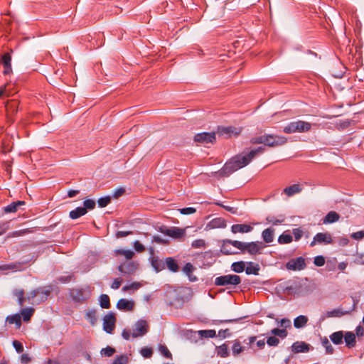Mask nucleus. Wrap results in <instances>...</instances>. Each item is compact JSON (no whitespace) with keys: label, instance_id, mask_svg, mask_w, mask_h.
<instances>
[{"label":"nucleus","instance_id":"nucleus-47","mask_svg":"<svg viewBox=\"0 0 364 364\" xmlns=\"http://www.w3.org/2000/svg\"><path fill=\"white\" fill-rule=\"evenodd\" d=\"M198 334L202 338H214L216 336V332L215 330H201L198 331Z\"/></svg>","mask_w":364,"mask_h":364},{"label":"nucleus","instance_id":"nucleus-15","mask_svg":"<svg viewBox=\"0 0 364 364\" xmlns=\"http://www.w3.org/2000/svg\"><path fill=\"white\" fill-rule=\"evenodd\" d=\"M137 268V264L134 261L126 262L118 267V270L124 274H132Z\"/></svg>","mask_w":364,"mask_h":364},{"label":"nucleus","instance_id":"nucleus-55","mask_svg":"<svg viewBox=\"0 0 364 364\" xmlns=\"http://www.w3.org/2000/svg\"><path fill=\"white\" fill-rule=\"evenodd\" d=\"M141 355L145 358H149L152 356L153 350L151 348H143L140 351Z\"/></svg>","mask_w":364,"mask_h":364},{"label":"nucleus","instance_id":"nucleus-26","mask_svg":"<svg viewBox=\"0 0 364 364\" xmlns=\"http://www.w3.org/2000/svg\"><path fill=\"white\" fill-rule=\"evenodd\" d=\"M340 219V215L336 211H330L323 219L324 224H329L337 222Z\"/></svg>","mask_w":364,"mask_h":364},{"label":"nucleus","instance_id":"nucleus-61","mask_svg":"<svg viewBox=\"0 0 364 364\" xmlns=\"http://www.w3.org/2000/svg\"><path fill=\"white\" fill-rule=\"evenodd\" d=\"M287 142V139L282 136H274V146L283 145Z\"/></svg>","mask_w":364,"mask_h":364},{"label":"nucleus","instance_id":"nucleus-53","mask_svg":"<svg viewBox=\"0 0 364 364\" xmlns=\"http://www.w3.org/2000/svg\"><path fill=\"white\" fill-rule=\"evenodd\" d=\"M128 357L126 355H119L113 361L112 364H127Z\"/></svg>","mask_w":364,"mask_h":364},{"label":"nucleus","instance_id":"nucleus-39","mask_svg":"<svg viewBox=\"0 0 364 364\" xmlns=\"http://www.w3.org/2000/svg\"><path fill=\"white\" fill-rule=\"evenodd\" d=\"M6 321L9 324L15 323L18 328L20 327L21 325V317L17 314L15 315H12V316H8L6 317Z\"/></svg>","mask_w":364,"mask_h":364},{"label":"nucleus","instance_id":"nucleus-33","mask_svg":"<svg viewBox=\"0 0 364 364\" xmlns=\"http://www.w3.org/2000/svg\"><path fill=\"white\" fill-rule=\"evenodd\" d=\"M151 265L156 272H159L166 268L165 261L159 259H153Z\"/></svg>","mask_w":364,"mask_h":364},{"label":"nucleus","instance_id":"nucleus-31","mask_svg":"<svg viewBox=\"0 0 364 364\" xmlns=\"http://www.w3.org/2000/svg\"><path fill=\"white\" fill-rule=\"evenodd\" d=\"M308 322V318L306 316L300 315L294 321V326L296 328L304 327Z\"/></svg>","mask_w":364,"mask_h":364},{"label":"nucleus","instance_id":"nucleus-41","mask_svg":"<svg viewBox=\"0 0 364 364\" xmlns=\"http://www.w3.org/2000/svg\"><path fill=\"white\" fill-rule=\"evenodd\" d=\"M100 305L103 309H109L110 307L109 297L107 294H101L100 296Z\"/></svg>","mask_w":364,"mask_h":364},{"label":"nucleus","instance_id":"nucleus-9","mask_svg":"<svg viewBox=\"0 0 364 364\" xmlns=\"http://www.w3.org/2000/svg\"><path fill=\"white\" fill-rule=\"evenodd\" d=\"M235 242H240V241L232 240L229 239L223 240L220 247V252L225 255L237 254L238 252L235 251L232 247H234L239 250V246L237 245H235Z\"/></svg>","mask_w":364,"mask_h":364},{"label":"nucleus","instance_id":"nucleus-14","mask_svg":"<svg viewBox=\"0 0 364 364\" xmlns=\"http://www.w3.org/2000/svg\"><path fill=\"white\" fill-rule=\"evenodd\" d=\"M276 291L278 295L281 294H287L288 295L292 294L296 292V287H294L290 282H283L279 284L276 288Z\"/></svg>","mask_w":364,"mask_h":364},{"label":"nucleus","instance_id":"nucleus-60","mask_svg":"<svg viewBox=\"0 0 364 364\" xmlns=\"http://www.w3.org/2000/svg\"><path fill=\"white\" fill-rule=\"evenodd\" d=\"M191 245L194 248H200L205 245V242L204 240L198 239L193 241Z\"/></svg>","mask_w":364,"mask_h":364},{"label":"nucleus","instance_id":"nucleus-63","mask_svg":"<svg viewBox=\"0 0 364 364\" xmlns=\"http://www.w3.org/2000/svg\"><path fill=\"white\" fill-rule=\"evenodd\" d=\"M134 250L138 252H142L145 250L144 246L142 244H141L138 240H136L134 242Z\"/></svg>","mask_w":364,"mask_h":364},{"label":"nucleus","instance_id":"nucleus-62","mask_svg":"<svg viewBox=\"0 0 364 364\" xmlns=\"http://www.w3.org/2000/svg\"><path fill=\"white\" fill-rule=\"evenodd\" d=\"M280 327L287 328L291 326V321L288 318H282L279 321H278Z\"/></svg>","mask_w":364,"mask_h":364},{"label":"nucleus","instance_id":"nucleus-1","mask_svg":"<svg viewBox=\"0 0 364 364\" xmlns=\"http://www.w3.org/2000/svg\"><path fill=\"white\" fill-rule=\"evenodd\" d=\"M264 148L259 146L252 149L245 153L242 152L232 157L229 161L226 162L223 167L218 171V175L220 177H228L233 172L248 165L251 161L259 154L262 152Z\"/></svg>","mask_w":364,"mask_h":364},{"label":"nucleus","instance_id":"nucleus-35","mask_svg":"<svg viewBox=\"0 0 364 364\" xmlns=\"http://www.w3.org/2000/svg\"><path fill=\"white\" fill-rule=\"evenodd\" d=\"M245 270L247 274L258 275L259 267L257 264L254 265L252 262H250Z\"/></svg>","mask_w":364,"mask_h":364},{"label":"nucleus","instance_id":"nucleus-46","mask_svg":"<svg viewBox=\"0 0 364 364\" xmlns=\"http://www.w3.org/2000/svg\"><path fill=\"white\" fill-rule=\"evenodd\" d=\"M322 346L326 349V353L328 354H332L333 353V348L327 338L324 337L321 339Z\"/></svg>","mask_w":364,"mask_h":364},{"label":"nucleus","instance_id":"nucleus-45","mask_svg":"<svg viewBox=\"0 0 364 364\" xmlns=\"http://www.w3.org/2000/svg\"><path fill=\"white\" fill-rule=\"evenodd\" d=\"M244 347L241 346L240 341H235L232 346L233 355L236 356L243 351Z\"/></svg>","mask_w":364,"mask_h":364},{"label":"nucleus","instance_id":"nucleus-29","mask_svg":"<svg viewBox=\"0 0 364 364\" xmlns=\"http://www.w3.org/2000/svg\"><path fill=\"white\" fill-rule=\"evenodd\" d=\"M25 205V202L23 200H18L16 202H13L8 205L7 206L4 208V212L6 213H15L17 211L18 208L21 205Z\"/></svg>","mask_w":364,"mask_h":364},{"label":"nucleus","instance_id":"nucleus-28","mask_svg":"<svg viewBox=\"0 0 364 364\" xmlns=\"http://www.w3.org/2000/svg\"><path fill=\"white\" fill-rule=\"evenodd\" d=\"M165 265L171 272H177L179 270V266L176 259L173 257H166Z\"/></svg>","mask_w":364,"mask_h":364},{"label":"nucleus","instance_id":"nucleus-58","mask_svg":"<svg viewBox=\"0 0 364 364\" xmlns=\"http://www.w3.org/2000/svg\"><path fill=\"white\" fill-rule=\"evenodd\" d=\"M179 211L183 215H190L195 213L196 212V209L193 207H188L179 209Z\"/></svg>","mask_w":364,"mask_h":364},{"label":"nucleus","instance_id":"nucleus-44","mask_svg":"<svg viewBox=\"0 0 364 364\" xmlns=\"http://www.w3.org/2000/svg\"><path fill=\"white\" fill-rule=\"evenodd\" d=\"M291 241L292 236L289 233H287V232H284L278 238V242L280 244H288L290 243Z\"/></svg>","mask_w":364,"mask_h":364},{"label":"nucleus","instance_id":"nucleus-5","mask_svg":"<svg viewBox=\"0 0 364 364\" xmlns=\"http://www.w3.org/2000/svg\"><path fill=\"white\" fill-rule=\"evenodd\" d=\"M235 245L239 246V250L242 252H248L250 255H255L259 254L262 249L264 247V245L262 242H235Z\"/></svg>","mask_w":364,"mask_h":364},{"label":"nucleus","instance_id":"nucleus-19","mask_svg":"<svg viewBox=\"0 0 364 364\" xmlns=\"http://www.w3.org/2000/svg\"><path fill=\"white\" fill-rule=\"evenodd\" d=\"M302 190V185L296 183L285 188L283 190L282 193L287 195L288 197H291L296 194L301 193Z\"/></svg>","mask_w":364,"mask_h":364},{"label":"nucleus","instance_id":"nucleus-43","mask_svg":"<svg viewBox=\"0 0 364 364\" xmlns=\"http://www.w3.org/2000/svg\"><path fill=\"white\" fill-rule=\"evenodd\" d=\"M85 318L87 320H89V321L92 326H94L97 321L96 311L90 310V311H87L85 314Z\"/></svg>","mask_w":364,"mask_h":364},{"label":"nucleus","instance_id":"nucleus-10","mask_svg":"<svg viewBox=\"0 0 364 364\" xmlns=\"http://www.w3.org/2000/svg\"><path fill=\"white\" fill-rule=\"evenodd\" d=\"M116 317L113 312H109L103 318V329L107 333H112L114 329Z\"/></svg>","mask_w":364,"mask_h":364},{"label":"nucleus","instance_id":"nucleus-22","mask_svg":"<svg viewBox=\"0 0 364 364\" xmlns=\"http://www.w3.org/2000/svg\"><path fill=\"white\" fill-rule=\"evenodd\" d=\"M195 269L193 265L190 262L186 263L182 269L183 273L188 277L189 281L192 282L198 281L197 277L193 274Z\"/></svg>","mask_w":364,"mask_h":364},{"label":"nucleus","instance_id":"nucleus-16","mask_svg":"<svg viewBox=\"0 0 364 364\" xmlns=\"http://www.w3.org/2000/svg\"><path fill=\"white\" fill-rule=\"evenodd\" d=\"M250 142L252 144H263L264 146H273V135H262L252 137Z\"/></svg>","mask_w":364,"mask_h":364},{"label":"nucleus","instance_id":"nucleus-36","mask_svg":"<svg viewBox=\"0 0 364 364\" xmlns=\"http://www.w3.org/2000/svg\"><path fill=\"white\" fill-rule=\"evenodd\" d=\"M210 225L213 228H222L226 227V222L224 219L218 218L212 220L210 223Z\"/></svg>","mask_w":364,"mask_h":364},{"label":"nucleus","instance_id":"nucleus-37","mask_svg":"<svg viewBox=\"0 0 364 364\" xmlns=\"http://www.w3.org/2000/svg\"><path fill=\"white\" fill-rule=\"evenodd\" d=\"M231 269L237 273H241L245 269V262L243 261L233 262Z\"/></svg>","mask_w":364,"mask_h":364},{"label":"nucleus","instance_id":"nucleus-24","mask_svg":"<svg viewBox=\"0 0 364 364\" xmlns=\"http://www.w3.org/2000/svg\"><path fill=\"white\" fill-rule=\"evenodd\" d=\"M18 102L15 100L8 101L6 104V110L8 115H14L18 111Z\"/></svg>","mask_w":364,"mask_h":364},{"label":"nucleus","instance_id":"nucleus-21","mask_svg":"<svg viewBox=\"0 0 364 364\" xmlns=\"http://www.w3.org/2000/svg\"><path fill=\"white\" fill-rule=\"evenodd\" d=\"M309 345L303 341L294 342L291 346V350L294 353H306L309 350Z\"/></svg>","mask_w":364,"mask_h":364},{"label":"nucleus","instance_id":"nucleus-7","mask_svg":"<svg viewBox=\"0 0 364 364\" xmlns=\"http://www.w3.org/2000/svg\"><path fill=\"white\" fill-rule=\"evenodd\" d=\"M159 232L174 239H181L186 235L185 229L178 227L162 226L159 228Z\"/></svg>","mask_w":364,"mask_h":364},{"label":"nucleus","instance_id":"nucleus-30","mask_svg":"<svg viewBox=\"0 0 364 364\" xmlns=\"http://www.w3.org/2000/svg\"><path fill=\"white\" fill-rule=\"evenodd\" d=\"M87 211L85 210V208H82V207H77L75 210H73L70 212L69 216L71 219L75 220L82 215H85Z\"/></svg>","mask_w":364,"mask_h":364},{"label":"nucleus","instance_id":"nucleus-49","mask_svg":"<svg viewBox=\"0 0 364 364\" xmlns=\"http://www.w3.org/2000/svg\"><path fill=\"white\" fill-rule=\"evenodd\" d=\"M115 252L117 255H124L127 259H131L134 255V253L132 250H124L119 249V250H115Z\"/></svg>","mask_w":364,"mask_h":364},{"label":"nucleus","instance_id":"nucleus-34","mask_svg":"<svg viewBox=\"0 0 364 364\" xmlns=\"http://www.w3.org/2000/svg\"><path fill=\"white\" fill-rule=\"evenodd\" d=\"M13 294L17 297L18 303L20 306H23L25 301L27 300V299L24 297L23 289H16L14 290Z\"/></svg>","mask_w":364,"mask_h":364},{"label":"nucleus","instance_id":"nucleus-51","mask_svg":"<svg viewBox=\"0 0 364 364\" xmlns=\"http://www.w3.org/2000/svg\"><path fill=\"white\" fill-rule=\"evenodd\" d=\"M111 202L110 196L102 197L98 199L97 203L98 205L101 208L106 207Z\"/></svg>","mask_w":364,"mask_h":364},{"label":"nucleus","instance_id":"nucleus-38","mask_svg":"<svg viewBox=\"0 0 364 364\" xmlns=\"http://www.w3.org/2000/svg\"><path fill=\"white\" fill-rule=\"evenodd\" d=\"M262 238L264 242H270L273 241V229L272 228H268L263 230L262 233Z\"/></svg>","mask_w":364,"mask_h":364},{"label":"nucleus","instance_id":"nucleus-17","mask_svg":"<svg viewBox=\"0 0 364 364\" xmlns=\"http://www.w3.org/2000/svg\"><path fill=\"white\" fill-rule=\"evenodd\" d=\"M240 132V129L233 127H222L218 128V133L222 136H225L226 137L237 136Z\"/></svg>","mask_w":364,"mask_h":364},{"label":"nucleus","instance_id":"nucleus-20","mask_svg":"<svg viewBox=\"0 0 364 364\" xmlns=\"http://www.w3.org/2000/svg\"><path fill=\"white\" fill-rule=\"evenodd\" d=\"M134 303L133 301H129L126 299H121L117 304V308L119 310L129 311L134 309Z\"/></svg>","mask_w":364,"mask_h":364},{"label":"nucleus","instance_id":"nucleus-57","mask_svg":"<svg viewBox=\"0 0 364 364\" xmlns=\"http://www.w3.org/2000/svg\"><path fill=\"white\" fill-rule=\"evenodd\" d=\"M287 336V331L285 328H274V336H279L282 338H285Z\"/></svg>","mask_w":364,"mask_h":364},{"label":"nucleus","instance_id":"nucleus-54","mask_svg":"<svg viewBox=\"0 0 364 364\" xmlns=\"http://www.w3.org/2000/svg\"><path fill=\"white\" fill-rule=\"evenodd\" d=\"M114 353H115V349L110 346H107L101 350V354L105 356H107V357L112 356Z\"/></svg>","mask_w":364,"mask_h":364},{"label":"nucleus","instance_id":"nucleus-4","mask_svg":"<svg viewBox=\"0 0 364 364\" xmlns=\"http://www.w3.org/2000/svg\"><path fill=\"white\" fill-rule=\"evenodd\" d=\"M311 124L309 122L298 120L291 122L284 128L285 133L291 134L295 132H306L311 129Z\"/></svg>","mask_w":364,"mask_h":364},{"label":"nucleus","instance_id":"nucleus-64","mask_svg":"<svg viewBox=\"0 0 364 364\" xmlns=\"http://www.w3.org/2000/svg\"><path fill=\"white\" fill-rule=\"evenodd\" d=\"M355 262L358 264H364V254H357L355 257Z\"/></svg>","mask_w":364,"mask_h":364},{"label":"nucleus","instance_id":"nucleus-2","mask_svg":"<svg viewBox=\"0 0 364 364\" xmlns=\"http://www.w3.org/2000/svg\"><path fill=\"white\" fill-rule=\"evenodd\" d=\"M51 292L50 287H39L32 290L26 296L29 304L38 305L45 301Z\"/></svg>","mask_w":364,"mask_h":364},{"label":"nucleus","instance_id":"nucleus-25","mask_svg":"<svg viewBox=\"0 0 364 364\" xmlns=\"http://www.w3.org/2000/svg\"><path fill=\"white\" fill-rule=\"evenodd\" d=\"M355 306H356V303L355 301L353 300V306L352 308L350 309V310H348V311H343L342 309H333V311L328 312V316H334V317H340V316H344L346 314H350L352 311H354L355 309Z\"/></svg>","mask_w":364,"mask_h":364},{"label":"nucleus","instance_id":"nucleus-42","mask_svg":"<svg viewBox=\"0 0 364 364\" xmlns=\"http://www.w3.org/2000/svg\"><path fill=\"white\" fill-rule=\"evenodd\" d=\"M218 355L222 358H226L229 355V348L228 346L225 343L220 346L217 348Z\"/></svg>","mask_w":364,"mask_h":364},{"label":"nucleus","instance_id":"nucleus-32","mask_svg":"<svg viewBox=\"0 0 364 364\" xmlns=\"http://www.w3.org/2000/svg\"><path fill=\"white\" fill-rule=\"evenodd\" d=\"M343 331H336L330 336V339L334 344L339 345L343 343Z\"/></svg>","mask_w":364,"mask_h":364},{"label":"nucleus","instance_id":"nucleus-40","mask_svg":"<svg viewBox=\"0 0 364 364\" xmlns=\"http://www.w3.org/2000/svg\"><path fill=\"white\" fill-rule=\"evenodd\" d=\"M34 313V309L32 308H26L23 309L21 311L23 320L24 321H28L31 319V317Z\"/></svg>","mask_w":364,"mask_h":364},{"label":"nucleus","instance_id":"nucleus-23","mask_svg":"<svg viewBox=\"0 0 364 364\" xmlns=\"http://www.w3.org/2000/svg\"><path fill=\"white\" fill-rule=\"evenodd\" d=\"M252 227L247 224H235L231 227V231L232 233H246L252 231Z\"/></svg>","mask_w":364,"mask_h":364},{"label":"nucleus","instance_id":"nucleus-52","mask_svg":"<svg viewBox=\"0 0 364 364\" xmlns=\"http://www.w3.org/2000/svg\"><path fill=\"white\" fill-rule=\"evenodd\" d=\"M292 234L294 237L295 241H299L303 237L304 232L301 228H299L293 229Z\"/></svg>","mask_w":364,"mask_h":364},{"label":"nucleus","instance_id":"nucleus-59","mask_svg":"<svg viewBox=\"0 0 364 364\" xmlns=\"http://www.w3.org/2000/svg\"><path fill=\"white\" fill-rule=\"evenodd\" d=\"M13 346L18 353H21L23 351V344L18 341H14Z\"/></svg>","mask_w":364,"mask_h":364},{"label":"nucleus","instance_id":"nucleus-11","mask_svg":"<svg viewBox=\"0 0 364 364\" xmlns=\"http://www.w3.org/2000/svg\"><path fill=\"white\" fill-rule=\"evenodd\" d=\"M333 242L332 237L328 232H319L317 233L313 238L310 243L311 247L315 246L316 244H331Z\"/></svg>","mask_w":364,"mask_h":364},{"label":"nucleus","instance_id":"nucleus-18","mask_svg":"<svg viewBox=\"0 0 364 364\" xmlns=\"http://www.w3.org/2000/svg\"><path fill=\"white\" fill-rule=\"evenodd\" d=\"M1 63L4 65V74L9 75L11 73V56L9 53H5L1 56Z\"/></svg>","mask_w":364,"mask_h":364},{"label":"nucleus","instance_id":"nucleus-56","mask_svg":"<svg viewBox=\"0 0 364 364\" xmlns=\"http://www.w3.org/2000/svg\"><path fill=\"white\" fill-rule=\"evenodd\" d=\"M325 257L322 255H318L314 257V264L317 267H322L325 264Z\"/></svg>","mask_w":364,"mask_h":364},{"label":"nucleus","instance_id":"nucleus-3","mask_svg":"<svg viewBox=\"0 0 364 364\" xmlns=\"http://www.w3.org/2000/svg\"><path fill=\"white\" fill-rule=\"evenodd\" d=\"M69 296L77 303H82L91 296V289L89 286L79 288H72L69 290Z\"/></svg>","mask_w":364,"mask_h":364},{"label":"nucleus","instance_id":"nucleus-48","mask_svg":"<svg viewBox=\"0 0 364 364\" xmlns=\"http://www.w3.org/2000/svg\"><path fill=\"white\" fill-rule=\"evenodd\" d=\"M96 205L95 200L92 199H86L83 202V207L85 210L87 212V210H92L95 208Z\"/></svg>","mask_w":364,"mask_h":364},{"label":"nucleus","instance_id":"nucleus-50","mask_svg":"<svg viewBox=\"0 0 364 364\" xmlns=\"http://www.w3.org/2000/svg\"><path fill=\"white\" fill-rule=\"evenodd\" d=\"M159 350L160 353L166 358H172V355L166 346L159 345Z\"/></svg>","mask_w":364,"mask_h":364},{"label":"nucleus","instance_id":"nucleus-12","mask_svg":"<svg viewBox=\"0 0 364 364\" xmlns=\"http://www.w3.org/2000/svg\"><path fill=\"white\" fill-rule=\"evenodd\" d=\"M149 326L147 322L145 320H139L134 326L132 336L133 338H137L143 336L148 332Z\"/></svg>","mask_w":364,"mask_h":364},{"label":"nucleus","instance_id":"nucleus-6","mask_svg":"<svg viewBox=\"0 0 364 364\" xmlns=\"http://www.w3.org/2000/svg\"><path fill=\"white\" fill-rule=\"evenodd\" d=\"M241 278L236 274H226L218 277L215 279L214 284L216 286H236L240 284Z\"/></svg>","mask_w":364,"mask_h":364},{"label":"nucleus","instance_id":"nucleus-13","mask_svg":"<svg viewBox=\"0 0 364 364\" xmlns=\"http://www.w3.org/2000/svg\"><path fill=\"white\" fill-rule=\"evenodd\" d=\"M194 141L196 142L207 144L213 143L215 141V134L214 132H202L195 135Z\"/></svg>","mask_w":364,"mask_h":364},{"label":"nucleus","instance_id":"nucleus-27","mask_svg":"<svg viewBox=\"0 0 364 364\" xmlns=\"http://www.w3.org/2000/svg\"><path fill=\"white\" fill-rule=\"evenodd\" d=\"M344 340L346 342V345L348 348H350L355 346V335L351 331H348L345 333Z\"/></svg>","mask_w":364,"mask_h":364},{"label":"nucleus","instance_id":"nucleus-8","mask_svg":"<svg viewBox=\"0 0 364 364\" xmlns=\"http://www.w3.org/2000/svg\"><path fill=\"white\" fill-rule=\"evenodd\" d=\"M286 268L291 271H301L306 267V259L303 257L290 259L285 264Z\"/></svg>","mask_w":364,"mask_h":364}]
</instances>
